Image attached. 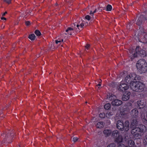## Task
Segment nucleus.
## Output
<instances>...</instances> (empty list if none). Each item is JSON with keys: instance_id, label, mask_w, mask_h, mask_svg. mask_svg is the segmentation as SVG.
Masks as SVG:
<instances>
[{"instance_id": "nucleus-1", "label": "nucleus", "mask_w": 147, "mask_h": 147, "mask_svg": "<svg viewBox=\"0 0 147 147\" xmlns=\"http://www.w3.org/2000/svg\"><path fill=\"white\" fill-rule=\"evenodd\" d=\"M15 135L14 131L12 129H6L1 135V137L3 139L0 143V147L4 145L7 146L9 143H11Z\"/></svg>"}, {"instance_id": "nucleus-2", "label": "nucleus", "mask_w": 147, "mask_h": 147, "mask_svg": "<svg viewBox=\"0 0 147 147\" xmlns=\"http://www.w3.org/2000/svg\"><path fill=\"white\" fill-rule=\"evenodd\" d=\"M131 134L135 138H140L142 135L144 130L146 129L145 125H140L139 127L131 128Z\"/></svg>"}, {"instance_id": "nucleus-3", "label": "nucleus", "mask_w": 147, "mask_h": 147, "mask_svg": "<svg viewBox=\"0 0 147 147\" xmlns=\"http://www.w3.org/2000/svg\"><path fill=\"white\" fill-rule=\"evenodd\" d=\"M130 88L134 91L138 92L142 91L144 90L145 85L143 83L136 81L131 82L129 84Z\"/></svg>"}, {"instance_id": "nucleus-4", "label": "nucleus", "mask_w": 147, "mask_h": 147, "mask_svg": "<svg viewBox=\"0 0 147 147\" xmlns=\"http://www.w3.org/2000/svg\"><path fill=\"white\" fill-rule=\"evenodd\" d=\"M137 70L141 73H144L147 69V63L143 59H140L137 62L136 64Z\"/></svg>"}, {"instance_id": "nucleus-5", "label": "nucleus", "mask_w": 147, "mask_h": 147, "mask_svg": "<svg viewBox=\"0 0 147 147\" xmlns=\"http://www.w3.org/2000/svg\"><path fill=\"white\" fill-rule=\"evenodd\" d=\"M129 123L128 121H126L124 123L121 120H118L116 123V127L117 129L121 131L125 130L128 131L129 128Z\"/></svg>"}, {"instance_id": "nucleus-6", "label": "nucleus", "mask_w": 147, "mask_h": 147, "mask_svg": "<svg viewBox=\"0 0 147 147\" xmlns=\"http://www.w3.org/2000/svg\"><path fill=\"white\" fill-rule=\"evenodd\" d=\"M140 47H136L135 51L136 53H134L133 57H137L138 55L142 57H144L146 55V52L145 51L142 49Z\"/></svg>"}, {"instance_id": "nucleus-7", "label": "nucleus", "mask_w": 147, "mask_h": 147, "mask_svg": "<svg viewBox=\"0 0 147 147\" xmlns=\"http://www.w3.org/2000/svg\"><path fill=\"white\" fill-rule=\"evenodd\" d=\"M129 88L128 85L125 83H123L122 82L120 83L118 87L119 90L124 92L128 89Z\"/></svg>"}, {"instance_id": "nucleus-8", "label": "nucleus", "mask_w": 147, "mask_h": 147, "mask_svg": "<svg viewBox=\"0 0 147 147\" xmlns=\"http://www.w3.org/2000/svg\"><path fill=\"white\" fill-rule=\"evenodd\" d=\"M122 103V102L121 100L116 99V98L112 101L111 102L112 105L116 106H119L121 105Z\"/></svg>"}, {"instance_id": "nucleus-9", "label": "nucleus", "mask_w": 147, "mask_h": 147, "mask_svg": "<svg viewBox=\"0 0 147 147\" xmlns=\"http://www.w3.org/2000/svg\"><path fill=\"white\" fill-rule=\"evenodd\" d=\"M137 117H134L135 119H133L131 123L130 124V128H136V127L137 125L138 121L137 119Z\"/></svg>"}, {"instance_id": "nucleus-10", "label": "nucleus", "mask_w": 147, "mask_h": 147, "mask_svg": "<svg viewBox=\"0 0 147 147\" xmlns=\"http://www.w3.org/2000/svg\"><path fill=\"white\" fill-rule=\"evenodd\" d=\"M137 104L138 105V107L139 109H141L144 108V109H145L146 108V107L144 106V103L142 100H140L138 101L137 102Z\"/></svg>"}, {"instance_id": "nucleus-11", "label": "nucleus", "mask_w": 147, "mask_h": 147, "mask_svg": "<svg viewBox=\"0 0 147 147\" xmlns=\"http://www.w3.org/2000/svg\"><path fill=\"white\" fill-rule=\"evenodd\" d=\"M130 113L132 116L134 117H137L138 114V111L137 109L135 108L131 111Z\"/></svg>"}, {"instance_id": "nucleus-12", "label": "nucleus", "mask_w": 147, "mask_h": 147, "mask_svg": "<svg viewBox=\"0 0 147 147\" xmlns=\"http://www.w3.org/2000/svg\"><path fill=\"white\" fill-rule=\"evenodd\" d=\"M104 123L102 121H96V126L97 128H102L104 127Z\"/></svg>"}, {"instance_id": "nucleus-13", "label": "nucleus", "mask_w": 147, "mask_h": 147, "mask_svg": "<svg viewBox=\"0 0 147 147\" xmlns=\"http://www.w3.org/2000/svg\"><path fill=\"white\" fill-rule=\"evenodd\" d=\"M130 94V93L129 92H128L127 93L124 94L122 97V100L124 101H126L128 100L129 98V96Z\"/></svg>"}, {"instance_id": "nucleus-14", "label": "nucleus", "mask_w": 147, "mask_h": 147, "mask_svg": "<svg viewBox=\"0 0 147 147\" xmlns=\"http://www.w3.org/2000/svg\"><path fill=\"white\" fill-rule=\"evenodd\" d=\"M111 130L109 129H105L103 131L104 134L106 137L109 136L111 135Z\"/></svg>"}, {"instance_id": "nucleus-15", "label": "nucleus", "mask_w": 147, "mask_h": 147, "mask_svg": "<svg viewBox=\"0 0 147 147\" xmlns=\"http://www.w3.org/2000/svg\"><path fill=\"white\" fill-rule=\"evenodd\" d=\"M123 140V137L121 135H119L115 139L116 142L118 143L121 142Z\"/></svg>"}, {"instance_id": "nucleus-16", "label": "nucleus", "mask_w": 147, "mask_h": 147, "mask_svg": "<svg viewBox=\"0 0 147 147\" xmlns=\"http://www.w3.org/2000/svg\"><path fill=\"white\" fill-rule=\"evenodd\" d=\"M128 77H130L131 79L133 81L134 80H136V75L134 73H132L128 75Z\"/></svg>"}, {"instance_id": "nucleus-17", "label": "nucleus", "mask_w": 147, "mask_h": 147, "mask_svg": "<svg viewBox=\"0 0 147 147\" xmlns=\"http://www.w3.org/2000/svg\"><path fill=\"white\" fill-rule=\"evenodd\" d=\"M63 40L62 38H58L55 40V43L57 45H60L63 43Z\"/></svg>"}, {"instance_id": "nucleus-18", "label": "nucleus", "mask_w": 147, "mask_h": 147, "mask_svg": "<svg viewBox=\"0 0 147 147\" xmlns=\"http://www.w3.org/2000/svg\"><path fill=\"white\" fill-rule=\"evenodd\" d=\"M84 22H82L81 23H79L78 24H77L76 25V26L77 28L79 30H81L82 29V28L84 26Z\"/></svg>"}, {"instance_id": "nucleus-19", "label": "nucleus", "mask_w": 147, "mask_h": 147, "mask_svg": "<svg viewBox=\"0 0 147 147\" xmlns=\"http://www.w3.org/2000/svg\"><path fill=\"white\" fill-rule=\"evenodd\" d=\"M128 145L129 147H135V146L134 142L131 140H128Z\"/></svg>"}, {"instance_id": "nucleus-20", "label": "nucleus", "mask_w": 147, "mask_h": 147, "mask_svg": "<svg viewBox=\"0 0 147 147\" xmlns=\"http://www.w3.org/2000/svg\"><path fill=\"white\" fill-rule=\"evenodd\" d=\"M119 135V133L117 130H115L113 131L112 136L114 138H116Z\"/></svg>"}, {"instance_id": "nucleus-21", "label": "nucleus", "mask_w": 147, "mask_h": 147, "mask_svg": "<svg viewBox=\"0 0 147 147\" xmlns=\"http://www.w3.org/2000/svg\"><path fill=\"white\" fill-rule=\"evenodd\" d=\"M74 29L71 27H68L66 30L65 31L67 32L68 34L71 35L72 33L73 32Z\"/></svg>"}, {"instance_id": "nucleus-22", "label": "nucleus", "mask_w": 147, "mask_h": 147, "mask_svg": "<svg viewBox=\"0 0 147 147\" xmlns=\"http://www.w3.org/2000/svg\"><path fill=\"white\" fill-rule=\"evenodd\" d=\"M128 77L127 75L125 78V81L126 83L130 84V83H131V82H133L134 81L132 80L131 79L130 77L129 78Z\"/></svg>"}, {"instance_id": "nucleus-23", "label": "nucleus", "mask_w": 147, "mask_h": 147, "mask_svg": "<svg viewBox=\"0 0 147 147\" xmlns=\"http://www.w3.org/2000/svg\"><path fill=\"white\" fill-rule=\"evenodd\" d=\"M107 98L110 100L113 101L116 98V96L113 94H111V95L107 97Z\"/></svg>"}, {"instance_id": "nucleus-24", "label": "nucleus", "mask_w": 147, "mask_h": 147, "mask_svg": "<svg viewBox=\"0 0 147 147\" xmlns=\"http://www.w3.org/2000/svg\"><path fill=\"white\" fill-rule=\"evenodd\" d=\"M28 38L31 40H34L36 38V36L35 34H32L29 35Z\"/></svg>"}, {"instance_id": "nucleus-25", "label": "nucleus", "mask_w": 147, "mask_h": 147, "mask_svg": "<svg viewBox=\"0 0 147 147\" xmlns=\"http://www.w3.org/2000/svg\"><path fill=\"white\" fill-rule=\"evenodd\" d=\"M142 20L140 18H138L137 21L136 22V24L137 25L139 26H140L142 24Z\"/></svg>"}, {"instance_id": "nucleus-26", "label": "nucleus", "mask_w": 147, "mask_h": 147, "mask_svg": "<svg viewBox=\"0 0 147 147\" xmlns=\"http://www.w3.org/2000/svg\"><path fill=\"white\" fill-rule=\"evenodd\" d=\"M111 107V104L110 103H108L104 105V108L105 109L109 110L110 109Z\"/></svg>"}, {"instance_id": "nucleus-27", "label": "nucleus", "mask_w": 147, "mask_h": 147, "mask_svg": "<svg viewBox=\"0 0 147 147\" xmlns=\"http://www.w3.org/2000/svg\"><path fill=\"white\" fill-rule=\"evenodd\" d=\"M112 8V6L111 5L108 4L107 6L106 10L107 11H111Z\"/></svg>"}, {"instance_id": "nucleus-28", "label": "nucleus", "mask_w": 147, "mask_h": 147, "mask_svg": "<svg viewBox=\"0 0 147 147\" xmlns=\"http://www.w3.org/2000/svg\"><path fill=\"white\" fill-rule=\"evenodd\" d=\"M135 50V47H130L129 49V51L130 53H132L133 52H134Z\"/></svg>"}, {"instance_id": "nucleus-29", "label": "nucleus", "mask_w": 147, "mask_h": 147, "mask_svg": "<svg viewBox=\"0 0 147 147\" xmlns=\"http://www.w3.org/2000/svg\"><path fill=\"white\" fill-rule=\"evenodd\" d=\"M34 33L38 36H39L41 35V33L39 30H36L35 31Z\"/></svg>"}, {"instance_id": "nucleus-30", "label": "nucleus", "mask_w": 147, "mask_h": 147, "mask_svg": "<svg viewBox=\"0 0 147 147\" xmlns=\"http://www.w3.org/2000/svg\"><path fill=\"white\" fill-rule=\"evenodd\" d=\"M105 114L104 113H100L99 114V117L102 118H105Z\"/></svg>"}, {"instance_id": "nucleus-31", "label": "nucleus", "mask_w": 147, "mask_h": 147, "mask_svg": "<svg viewBox=\"0 0 147 147\" xmlns=\"http://www.w3.org/2000/svg\"><path fill=\"white\" fill-rule=\"evenodd\" d=\"M143 142L144 144L146 145L147 144V135L145 136L143 140Z\"/></svg>"}, {"instance_id": "nucleus-32", "label": "nucleus", "mask_w": 147, "mask_h": 147, "mask_svg": "<svg viewBox=\"0 0 147 147\" xmlns=\"http://www.w3.org/2000/svg\"><path fill=\"white\" fill-rule=\"evenodd\" d=\"M96 9L93 12L91 10L90 11L89 13L92 16H94V13L96 12Z\"/></svg>"}, {"instance_id": "nucleus-33", "label": "nucleus", "mask_w": 147, "mask_h": 147, "mask_svg": "<svg viewBox=\"0 0 147 147\" xmlns=\"http://www.w3.org/2000/svg\"><path fill=\"white\" fill-rule=\"evenodd\" d=\"M115 145L114 143H111L107 147H115Z\"/></svg>"}, {"instance_id": "nucleus-34", "label": "nucleus", "mask_w": 147, "mask_h": 147, "mask_svg": "<svg viewBox=\"0 0 147 147\" xmlns=\"http://www.w3.org/2000/svg\"><path fill=\"white\" fill-rule=\"evenodd\" d=\"M85 18L86 19L90 20L91 17L89 15H87L85 16Z\"/></svg>"}, {"instance_id": "nucleus-35", "label": "nucleus", "mask_w": 147, "mask_h": 147, "mask_svg": "<svg viewBox=\"0 0 147 147\" xmlns=\"http://www.w3.org/2000/svg\"><path fill=\"white\" fill-rule=\"evenodd\" d=\"M118 147H128L125 146L124 144L121 143L119 144L118 145Z\"/></svg>"}, {"instance_id": "nucleus-36", "label": "nucleus", "mask_w": 147, "mask_h": 147, "mask_svg": "<svg viewBox=\"0 0 147 147\" xmlns=\"http://www.w3.org/2000/svg\"><path fill=\"white\" fill-rule=\"evenodd\" d=\"M11 0H4V1L9 4L11 3Z\"/></svg>"}, {"instance_id": "nucleus-37", "label": "nucleus", "mask_w": 147, "mask_h": 147, "mask_svg": "<svg viewBox=\"0 0 147 147\" xmlns=\"http://www.w3.org/2000/svg\"><path fill=\"white\" fill-rule=\"evenodd\" d=\"M25 24L26 26H28L30 25V23L29 21H27L25 22Z\"/></svg>"}, {"instance_id": "nucleus-38", "label": "nucleus", "mask_w": 147, "mask_h": 147, "mask_svg": "<svg viewBox=\"0 0 147 147\" xmlns=\"http://www.w3.org/2000/svg\"><path fill=\"white\" fill-rule=\"evenodd\" d=\"M78 140V138L77 137H74L73 139V140L74 142L77 141Z\"/></svg>"}, {"instance_id": "nucleus-39", "label": "nucleus", "mask_w": 147, "mask_h": 147, "mask_svg": "<svg viewBox=\"0 0 147 147\" xmlns=\"http://www.w3.org/2000/svg\"><path fill=\"white\" fill-rule=\"evenodd\" d=\"M102 82V80H100L99 81V83L96 85V86H100L101 85V84L100 83H101Z\"/></svg>"}, {"instance_id": "nucleus-40", "label": "nucleus", "mask_w": 147, "mask_h": 147, "mask_svg": "<svg viewBox=\"0 0 147 147\" xmlns=\"http://www.w3.org/2000/svg\"><path fill=\"white\" fill-rule=\"evenodd\" d=\"M7 11H5L4 13H3V14H2V16H4L6 14H7Z\"/></svg>"}, {"instance_id": "nucleus-41", "label": "nucleus", "mask_w": 147, "mask_h": 147, "mask_svg": "<svg viewBox=\"0 0 147 147\" xmlns=\"http://www.w3.org/2000/svg\"><path fill=\"white\" fill-rule=\"evenodd\" d=\"M1 19L2 20H6V18L5 17H2L1 18Z\"/></svg>"}, {"instance_id": "nucleus-42", "label": "nucleus", "mask_w": 147, "mask_h": 147, "mask_svg": "<svg viewBox=\"0 0 147 147\" xmlns=\"http://www.w3.org/2000/svg\"><path fill=\"white\" fill-rule=\"evenodd\" d=\"M90 47H86V49H87V50H88V49H89V48H90Z\"/></svg>"}, {"instance_id": "nucleus-43", "label": "nucleus", "mask_w": 147, "mask_h": 147, "mask_svg": "<svg viewBox=\"0 0 147 147\" xmlns=\"http://www.w3.org/2000/svg\"><path fill=\"white\" fill-rule=\"evenodd\" d=\"M86 46H90V45L89 44H87Z\"/></svg>"}, {"instance_id": "nucleus-44", "label": "nucleus", "mask_w": 147, "mask_h": 147, "mask_svg": "<svg viewBox=\"0 0 147 147\" xmlns=\"http://www.w3.org/2000/svg\"><path fill=\"white\" fill-rule=\"evenodd\" d=\"M146 117L147 118V112H146Z\"/></svg>"}, {"instance_id": "nucleus-45", "label": "nucleus", "mask_w": 147, "mask_h": 147, "mask_svg": "<svg viewBox=\"0 0 147 147\" xmlns=\"http://www.w3.org/2000/svg\"><path fill=\"white\" fill-rule=\"evenodd\" d=\"M144 119L146 121H147L146 120V119Z\"/></svg>"}, {"instance_id": "nucleus-46", "label": "nucleus", "mask_w": 147, "mask_h": 147, "mask_svg": "<svg viewBox=\"0 0 147 147\" xmlns=\"http://www.w3.org/2000/svg\"><path fill=\"white\" fill-rule=\"evenodd\" d=\"M63 45L62 44V45H61V46H63Z\"/></svg>"}, {"instance_id": "nucleus-47", "label": "nucleus", "mask_w": 147, "mask_h": 147, "mask_svg": "<svg viewBox=\"0 0 147 147\" xmlns=\"http://www.w3.org/2000/svg\"><path fill=\"white\" fill-rule=\"evenodd\" d=\"M76 25V24H74L75 26Z\"/></svg>"}]
</instances>
